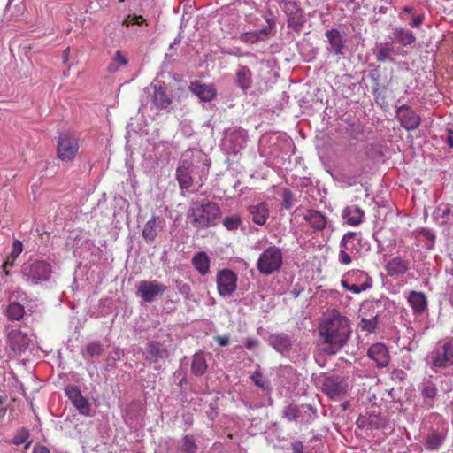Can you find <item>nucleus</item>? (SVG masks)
<instances>
[{"label":"nucleus","mask_w":453,"mask_h":453,"mask_svg":"<svg viewBox=\"0 0 453 453\" xmlns=\"http://www.w3.org/2000/svg\"><path fill=\"white\" fill-rule=\"evenodd\" d=\"M356 423L360 428L380 429L386 427L387 419L380 414L366 413L360 415Z\"/></svg>","instance_id":"4468645a"},{"label":"nucleus","mask_w":453,"mask_h":453,"mask_svg":"<svg viewBox=\"0 0 453 453\" xmlns=\"http://www.w3.org/2000/svg\"><path fill=\"white\" fill-rule=\"evenodd\" d=\"M194 168V165L188 160L181 161L177 167L176 179L181 189H188L192 186Z\"/></svg>","instance_id":"f8f14e48"},{"label":"nucleus","mask_w":453,"mask_h":453,"mask_svg":"<svg viewBox=\"0 0 453 453\" xmlns=\"http://www.w3.org/2000/svg\"><path fill=\"white\" fill-rule=\"evenodd\" d=\"M52 266L42 259H28L21 266V275L25 281L35 285L50 280Z\"/></svg>","instance_id":"20e7f679"},{"label":"nucleus","mask_w":453,"mask_h":453,"mask_svg":"<svg viewBox=\"0 0 453 453\" xmlns=\"http://www.w3.org/2000/svg\"><path fill=\"white\" fill-rule=\"evenodd\" d=\"M218 293L222 297H230L237 288V275L229 269L219 271L216 278Z\"/></svg>","instance_id":"6e6552de"},{"label":"nucleus","mask_w":453,"mask_h":453,"mask_svg":"<svg viewBox=\"0 0 453 453\" xmlns=\"http://www.w3.org/2000/svg\"><path fill=\"white\" fill-rule=\"evenodd\" d=\"M122 24L129 27L131 25L142 26L146 24V19L142 15L137 14H128L126 18H124Z\"/></svg>","instance_id":"37998d69"},{"label":"nucleus","mask_w":453,"mask_h":453,"mask_svg":"<svg viewBox=\"0 0 453 453\" xmlns=\"http://www.w3.org/2000/svg\"><path fill=\"white\" fill-rule=\"evenodd\" d=\"M220 214V208L216 203L203 200L191 204L188 217L196 227L204 228L215 226Z\"/></svg>","instance_id":"f03ea898"},{"label":"nucleus","mask_w":453,"mask_h":453,"mask_svg":"<svg viewBox=\"0 0 453 453\" xmlns=\"http://www.w3.org/2000/svg\"><path fill=\"white\" fill-rule=\"evenodd\" d=\"M344 277H346L349 281L362 285L364 288H370L372 287V278L365 271L351 270L349 271Z\"/></svg>","instance_id":"c85d7f7f"},{"label":"nucleus","mask_w":453,"mask_h":453,"mask_svg":"<svg viewBox=\"0 0 453 453\" xmlns=\"http://www.w3.org/2000/svg\"><path fill=\"white\" fill-rule=\"evenodd\" d=\"M450 273L453 275V259H452V263L450 265Z\"/></svg>","instance_id":"774afa93"},{"label":"nucleus","mask_w":453,"mask_h":453,"mask_svg":"<svg viewBox=\"0 0 453 453\" xmlns=\"http://www.w3.org/2000/svg\"><path fill=\"white\" fill-rule=\"evenodd\" d=\"M447 142L450 148H453V136L451 134L449 135Z\"/></svg>","instance_id":"69168bd1"},{"label":"nucleus","mask_w":453,"mask_h":453,"mask_svg":"<svg viewBox=\"0 0 453 453\" xmlns=\"http://www.w3.org/2000/svg\"><path fill=\"white\" fill-rule=\"evenodd\" d=\"M189 88L190 90L203 102H211L217 96V90L213 84H204L200 81H195L191 83Z\"/></svg>","instance_id":"dca6fc26"},{"label":"nucleus","mask_w":453,"mask_h":453,"mask_svg":"<svg viewBox=\"0 0 453 453\" xmlns=\"http://www.w3.org/2000/svg\"><path fill=\"white\" fill-rule=\"evenodd\" d=\"M295 203L293 193L289 190L285 188L282 192V206L286 210H290Z\"/></svg>","instance_id":"8fccbe9b"},{"label":"nucleus","mask_w":453,"mask_h":453,"mask_svg":"<svg viewBox=\"0 0 453 453\" xmlns=\"http://www.w3.org/2000/svg\"><path fill=\"white\" fill-rule=\"evenodd\" d=\"M326 42L328 43L327 51L333 55H343L346 47V40L342 34L336 28H332L325 32Z\"/></svg>","instance_id":"9d476101"},{"label":"nucleus","mask_w":453,"mask_h":453,"mask_svg":"<svg viewBox=\"0 0 453 453\" xmlns=\"http://www.w3.org/2000/svg\"><path fill=\"white\" fill-rule=\"evenodd\" d=\"M437 394L438 389L434 383L429 380L423 384L421 395L425 398V402L426 403L429 408L433 407V402L434 399L436 397Z\"/></svg>","instance_id":"f704fd0d"},{"label":"nucleus","mask_w":453,"mask_h":453,"mask_svg":"<svg viewBox=\"0 0 453 453\" xmlns=\"http://www.w3.org/2000/svg\"><path fill=\"white\" fill-rule=\"evenodd\" d=\"M235 83L244 93L252 88V72L244 65H239L235 72Z\"/></svg>","instance_id":"6ab92c4d"},{"label":"nucleus","mask_w":453,"mask_h":453,"mask_svg":"<svg viewBox=\"0 0 453 453\" xmlns=\"http://www.w3.org/2000/svg\"><path fill=\"white\" fill-rule=\"evenodd\" d=\"M394 34L396 41L403 46L411 45L416 41L413 33L408 29L395 28Z\"/></svg>","instance_id":"e433bc0d"},{"label":"nucleus","mask_w":453,"mask_h":453,"mask_svg":"<svg viewBox=\"0 0 453 453\" xmlns=\"http://www.w3.org/2000/svg\"><path fill=\"white\" fill-rule=\"evenodd\" d=\"M127 63L128 60L124 55L119 51L115 52V65H118L119 66H122L127 65Z\"/></svg>","instance_id":"6e6d98bb"},{"label":"nucleus","mask_w":453,"mask_h":453,"mask_svg":"<svg viewBox=\"0 0 453 453\" xmlns=\"http://www.w3.org/2000/svg\"><path fill=\"white\" fill-rule=\"evenodd\" d=\"M368 356L374 360L380 367L387 366L389 361L388 349L382 343L372 344L368 349Z\"/></svg>","instance_id":"412c9836"},{"label":"nucleus","mask_w":453,"mask_h":453,"mask_svg":"<svg viewBox=\"0 0 453 453\" xmlns=\"http://www.w3.org/2000/svg\"><path fill=\"white\" fill-rule=\"evenodd\" d=\"M180 291L181 293H188V292L189 291V287H188V285H187V284L182 285V286L180 288Z\"/></svg>","instance_id":"0e129e2a"},{"label":"nucleus","mask_w":453,"mask_h":453,"mask_svg":"<svg viewBox=\"0 0 453 453\" xmlns=\"http://www.w3.org/2000/svg\"><path fill=\"white\" fill-rule=\"evenodd\" d=\"M24 314V307L17 302H12L6 309V316L11 321L20 320Z\"/></svg>","instance_id":"c9c22d12"},{"label":"nucleus","mask_w":453,"mask_h":453,"mask_svg":"<svg viewBox=\"0 0 453 453\" xmlns=\"http://www.w3.org/2000/svg\"><path fill=\"white\" fill-rule=\"evenodd\" d=\"M267 23L269 24L268 27L241 34L240 40L245 43H256L263 40L265 37L267 36L272 27L270 19H267Z\"/></svg>","instance_id":"cd10ccee"},{"label":"nucleus","mask_w":453,"mask_h":453,"mask_svg":"<svg viewBox=\"0 0 453 453\" xmlns=\"http://www.w3.org/2000/svg\"><path fill=\"white\" fill-rule=\"evenodd\" d=\"M322 391L331 399H338L345 393V388L341 381L327 378L322 385Z\"/></svg>","instance_id":"5701e85b"},{"label":"nucleus","mask_w":453,"mask_h":453,"mask_svg":"<svg viewBox=\"0 0 453 453\" xmlns=\"http://www.w3.org/2000/svg\"><path fill=\"white\" fill-rule=\"evenodd\" d=\"M408 303L413 309V311L415 313L420 314L426 309L427 301L426 297L424 293L422 292H417V291H411L409 297H408Z\"/></svg>","instance_id":"a878e982"},{"label":"nucleus","mask_w":453,"mask_h":453,"mask_svg":"<svg viewBox=\"0 0 453 453\" xmlns=\"http://www.w3.org/2000/svg\"><path fill=\"white\" fill-rule=\"evenodd\" d=\"M258 345V341L254 338H248L245 342V347L248 349H252Z\"/></svg>","instance_id":"13d9d810"},{"label":"nucleus","mask_w":453,"mask_h":453,"mask_svg":"<svg viewBox=\"0 0 453 453\" xmlns=\"http://www.w3.org/2000/svg\"><path fill=\"white\" fill-rule=\"evenodd\" d=\"M65 395L73 406L78 410L79 413L88 416L90 413V404L85 398L77 386L68 385L65 389Z\"/></svg>","instance_id":"1a4fd4ad"},{"label":"nucleus","mask_w":453,"mask_h":453,"mask_svg":"<svg viewBox=\"0 0 453 453\" xmlns=\"http://www.w3.org/2000/svg\"><path fill=\"white\" fill-rule=\"evenodd\" d=\"M152 104L157 109L169 110L172 100L166 94L165 88L160 87L155 90Z\"/></svg>","instance_id":"7c9ffc66"},{"label":"nucleus","mask_w":453,"mask_h":453,"mask_svg":"<svg viewBox=\"0 0 453 453\" xmlns=\"http://www.w3.org/2000/svg\"><path fill=\"white\" fill-rule=\"evenodd\" d=\"M28 437H29L28 430L22 427L17 431L16 434L14 435V437L12 440V443H13L14 445H17V446L21 445L27 441Z\"/></svg>","instance_id":"a18cd8bd"},{"label":"nucleus","mask_w":453,"mask_h":453,"mask_svg":"<svg viewBox=\"0 0 453 453\" xmlns=\"http://www.w3.org/2000/svg\"><path fill=\"white\" fill-rule=\"evenodd\" d=\"M32 453H50V449L45 446L35 445Z\"/></svg>","instance_id":"680f3d73"},{"label":"nucleus","mask_w":453,"mask_h":453,"mask_svg":"<svg viewBox=\"0 0 453 453\" xmlns=\"http://www.w3.org/2000/svg\"><path fill=\"white\" fill-rule=\"evenodd\" d=\"M378 326V315H372L371 318L361 317L358 327L361 331L367 334L375 332Z\"/></svg>","instance_id":"4c0bfd02"},{"label":"nucleus","mask_w":453,"mask_h":453,"mask_svg":"<svg viewBox=\"0 0 453 453\" xmlns=\"http://www.w3.org/2000/svg\"><path fill=\"white\" fill-rule=\"evenodd\" d=\"M78 139L68 133L60 134L57 144V157L63 162L74 159L79 150Z\"/></svg>","instance_id":"423d86ee"},{"label":"nucleus","mask_w":453,"mask_h":453,"mask_svg":"<svg viewBox=\"0 0 453 453\" xmlns=\"http://www.w3.org/2000/svg\"><path fill=\"white\" fill-rule=\"evenodd\" d=\"M410 268V260L401 256L394 257L385 265L388 275L393 279L403 277Z\"/></svg>","instance_id":"9b49d317"},{"label":"nucleus","mask_w":453,"mask_h":453,"mask_svg":"<svg viewBox=\"0 0 453 453\" xmlns=\"http://www.w3.org/2000/svg\"><path fill=\"white\" fill-rule=\"evenodd\" d=\"M282 265V252L280 248L271 246L265 249L257 261V268L260 273L270 275L278 271Z\"/></svg>","instance_id":"39448f33"},{"label":"nucleus","mask_w":453,"mask_h":453,"mask_svg":"<svg viewBox=\"0 0 453 453\" xmlns=\"http://www.w3.org/2000/svg\"><path fill=\"white\" fill-rule=\"evenodd\" d=\"M360 239L357 237V234L355 232L346 233L341 242L340 248L349 250L350 253H357L359 251Z\"/></svg>","instance_id":"393cba45"},{"label":"nucleus","mask_w":453,"mask_h":453,"mask_svg":"<svg viewBox=\"0 0 453 453\" xmlns=\"http://www.w3.org/2000/svg\"><path fill=\"white\" fill-rule=\"evenodd\" d=\"M425 360L434 372L451 367L453 365V337L437 342Z\"/></svg>","instance_id":"7ed1b4c3"},{"label":"nucleus","mask_w":453,"mask_h":453,"mask_svg":"<svg viewBox=\"0 0 453 453\" xmlns=\"http://www.w3.org/2000/svg\"><path fill=\"white\" fill-rule=\"evenodd\" d=\"M23 251V244L20 241L15 240L12 243V251L9 256L18 258Z\"/></svg>","instance_id":"864d4df0"},{"label":"nucleus","mask_w":453,"mask_h":453,"mask_svg":"<svg viewBox=\"0 0 453 453\" xmlns=\"http://www.w3.org/2000/svg\"><path fill=\"white\" fill-rule=\"evenodd\" d=\"M180 449L181 453H196L197 447L193 437L186 435L181 441Z\"/></svg>","instance_id":"ea45409f"},{"label":"nucleus","mask_w":453,"mask_h":453,"mask_svg":"<svg viewBox=\"0 0 453 453\" xmlns=\"http://www.w3.org/2000/svg\"><path fill=\"white\" fill-rule=\"evenodd\" d=\"M250 380L254 382L256 386L265 389L269 387V381L263 378L262 373L257 370L250 375Z\"/></svg>","instance_id":"de8ad7c7"},{"label":"nucleus","mask_w":453,"mask_h":453,"mask_svg":"<svg viewBox=\"0 0 453 453\" xmlns=\"http://www.w3.org/2000/svg\"><path fill=\"white\" fill-rule=\"evenodd\" d=\"M342 217L350 226H357L362 222L364 211L357 205H350L344 209Z\"/></svg>","instance_id":"bb28decb"},{"label":"nucleus","mask_w":453,"mask_h":453,"mask_svg":"<svg viewBox=\"0 0 453 453\" xmlns=\"http://www.w3.org/2000/svg\"><path fill=\"white\" fill-rule=\"evenodd\" d=\"M216 342L222 347L228 345L229 338L226 335L224 336H217L215 338Z\"/></svg>","instance_id":"052dcab7"},{"label":"nucleus","mask_w":453,"mask_h":453,"mask_svg":"<svg viewBox=\"0 0 453 453\" xmlns=\"http://www.w3.org/2000/svg\"><path fill=\"white\" fill-rule=\"evenodd\" d=\"M304 219L316 230H322L326 226V217L318 211H308L304 215Z\"/></svg>","instance_id":"c756f323"},{"label":"nucleus","mask_w":453,"mask_h":453,"mask_svg":"<svg viewBox=\"0 0 453 453\" xmlns=\"http://www.w3.org/2000/svg\"><path fill=\"white\" fill-rule=\"evenodd\" d=\"M398 118L401 125L408 131L415 130L420 125V117L408 106L399 108Z\"/></svg>","instance_id":"ddd939ff"},{"label":"nucleus","mask_w":453,"mask_h":453,"mask_svg":"<svg viewBox=\"0 0 453 453\" xmlns=\"http://www.w3.org/2000/svg\"><path fill=\"white\" fill-rule=\"evenodd\" d=\"M165 220L161 217H153L145 224L142 229V237L147 242H153L157 234L163 230Z\"/></svg>","instance_id":"2eb2a0df"},{"label":"nucleus","mask_w":453,"mask_h":453,"mask_svg":"<svg viewBox=\"0 0 453 453\" xmlns=\"http://www.w3.org/2000/svg\"><path fill=\"white\" fill-rule=\"evenodd\" d=\"M6 412V408L1 407L0 408V413L4 416Z\"/></svg>","instance_id":"338daca9"},{"label":"nucleus","mask_w":453,"mask_h":453,"mask_svg":"<svg viewBox=\"0 0 453 453\" xmlns=\"http://www.w3.org/2000/svg\"><path fill=\"white\" fill-rule=\"evenodd\" d=\"M445 438L446 433L432 429L425 437V447L428 450H436L442 445Z\"/></svg>","instance_id":"b1692460"},{"label":"nucleus","mask_w":453,"mask_h":453,"mask_svg":"<svg viewBox=\"0 0 453 453\" xmlns=\"http://www.w3.org/2000/svg\"><path fill=\"white\" fill-rule=\"evenodd\" d=\"M70 48H66L63 52V62L66 64L69 59Z\"/></svg>","instance_id":"e2e57ef3"},{"label":"nucleus","mask_w":453,"mask_h":453,"mask_svg":"<svg viewBox=\"0 0 453 453\" xmlns=\"http://www.w3.org/2000/svg\"><path fill=\"white\" fill-rule=\"evenodd\" d=\"M285 13L288 16V27L295 30L300 29L303 23L302 11L293 2H288L284 7Z\"/></svg>","instance_id":"f3484780"},{"label":"nucleus","mask_w":453,"mask_h":453,"mask_svg":"<svg viewBox=\"0 0 453 453\" xmlns=\"http://www.w3.org/2000/svg\"><path fill=\"white\" fill-rule=\"evenodd\" d=\"M166 289L167 287L157 280H142L137 283L136 295L145 303H152Z\"/></svg>","instance_id":"0eeeda50"},{"label":"nucleus","mask_w":453,"mask_h":453,"mask_svg":"<svg viewBox=\"0 0 453 453\" xmlns=\"http://www.w3.org/2000/svg\"><path fill=\"white\" fill-rule=\"evenodd\" d=\"M17 258L12 256H7L2 265V269L5 276L11 275V269L15 265Z\"/></svg>","instance_id":"3c124183"},{"label":"nucleus","mask_w":453,"mask_h":453,"mask_svg":"<svg viewBox=\"0 0 453 453\" xmlns=\"http://www.w3.org/2000/svg\"><path fill=\"white\" fill-rule=\"evenodd\" d=\"M299 414V407L296 404H290L284 410V417L289 421L296 419Z\"/></svg>","instance_id":"09e8293b"},{"label":"nucleus","mask_w":453,"mask_h":453,"mask_svg":"<svg viewBox=\"0 0 453 453\" xmlns=\"http://www.w3.org/2000/svg\"><path fill=\"white\" fill-rule=\"evenodd\" d=\"M353 253H350L349 250H343L340 248L339 250V263L342 265H349L352 261L351 256Z\"/></svg>","instance_id":"603ef678"},{"label":"nucleus","mask_w":453,"mask_h":453,"mask_svg":"<svg viewBox=\"0 0 453 453\" xmlns=\"http://www.w3.org/2000/svg\"><path fill=\"white\" fill-rule=\"evenodd\" d=\"M166 349L158 342H150L147 347V358L150 362H157L166 357Z\"/></svg>","instance_id":"2f4dec72"},{"label":"nucleus","mask_w":453,"mask_h":453,"mask_svg":"<svg viewBox=\"0 0 453 453\" xmlns=\"http://www.w3.org/2000/svg\"><path fill=\"white\" fill-rule=\"evenodd\" d=\"M414 13V8L411 6H405L403 7V11L399 13V18L402 20H406V15L407 14H413Z\"/></svg>","instance_id":"4d7b16f0"},{"label":"nucleus","mask_w":453,"mask_h":453,"mask_svg":"<svg viewBox=\"0 0 453 453\" xmlns=\"http://www.w3.org/2000/svg\"><path fill=\"white\" fill-rule=\"evenodd\" d=\"M320 349L328 355L338 353L351 335L349 319L337 311H333L320 322L319 327Z\"/></svg>","instance_id":"f257e3e1"},{"label":"nucleus","mask_w":453,"mask_h":453,"mask_svg":"<svg viewBox=\"0 0 453 453\" xmlns=\"http://www.w3.org/2000/svg\"><path fill=\"white\" fill-rule=\"evenodd\" d=\"M7 339L12 349L19 352L24 351L30 342L28 335L19 330H12Z\"/></svg>","instance_id":"aec40b11"},{"label":"nucleus","mask_w":453,"mask_h":453,"mask_svg":"<svg viewBox=\"0 0 453 453\" xmlns=\"http://www.w3.org/2000/svg\"><path fill=\"white\" fill-rule=\"evenodd\" d=\"M248 211L251 215L252 221L258 226H263L269 217V209L265 203L250 205Z\"/></svg>","instance_id":"4be33fe9"},{"label":"nucleus","mask_w":453,"mask_h":453,"mask_svg":"<svg viewBox=\"0 0 453 453\" xmlns=\"http://www.w3.org/2000/svg\"><path fill=\"white\" fill-rule=\"evenodd\" d=\"M103 353V347L97 342H89L86 346V354L89 357H97Z\"/></svg>","instance_id":"49530a36"},{"label":"nucleus","mask_w":453,"mask_h":453,"mask_svg":"<svg viewBox=\"0 0 453 453\" xmlns=\"http://www.w3.org/2000/svg\"><path fill=\"white\" fill-rule=\"evenodd\" d=\"M207 370V363L203 353H196L191 364V372L196 376H202Z\"/></svg>","instance_id":"72a5a7b5"},{"label":"nucleus","mask_w":453,"mask_h":453,"mask_svg":"<svg viewBox=\"0 0 453 453\" xmlns=\"http://www.w3.org/2000/svg\"><path fill=\"white\" fill-rule=\"evenodd\" d=\"M342 285L346 290H349L354 294H359L368 289L366 288L362 287V285L357 284L353 281H349L346 277H343V279L342 280Z\"/></svg>","instance_id":"c03bdc74"},{"label":"nucleus","mask_w":453,"mask_h":453,"mask_svg":"<svg viewBox=\"0 0 453 453\" xmlns=\"http://www.w3.org/2000/svg\"><path fill=\"white\" fill-rule=\"evenodd\" d=\"M394 52L393 47L389 45L380 44L374 50V55L376 57L377 61L385 62L387 60H393L391 55Z\"/></svg>","instance_id":"58836bf2"},{"label":"nucleus","mask_w":453,"mask_h":453,"mask_svg":"<svg viewBox=\"0 0 453 453\" xmlns=\"http://www.w3.org/2000/svg\"><path fill=\"white\" fill-rule=\"evenodd\" d=\"M425 20V14H418L417 16H415L411 21V23L410 24V26L412 27V28H418L419 27L423 22Z\"/></svg>","instance_id":"5fc2aeb1"},{"label":"nucleus","mask_w":453,"mask_h":453,"mask_svg":"<svg viewBox=\"0 0 453 453\" xmlns=\"http://www.w3.org/2000/svg\"><path fill=\"white\" fill-rule=\"evenodd\" d=\"M450 208L448 205H444L437 208L434 211V217L437 221H440V224L443 225L447 223V218L450 214Z\"/></svg>","instance_id":"79ce46f5"},{"label":"nucleus","mask_w":453,"mask_h":453,"mask_svg":"<svg viewBox=\"0 0 453 453\" xmlns=\"http://www.w3.org/2000/svg\"><path fill=\"white\" fill-rule=\"evenodd\" d=\"M192 264L200 274L205 275L209 273L210 258L205 252L196 254L192 258Z\"/></svg>","instance_id":"473e14b6"},{"label":"nucleus","mask_w":453,"mask_h":453,"mask_svg":"<svg viewBox=\"0 0 453 453\" xmlns=\"http://www.w3.org/2000/svg\"><path fill=\"white\" fill-rule=\"evenodd\" d=\"M303 443L301 441H295L292 443V453H303Z\"/></svg>","instance_id":"bf43d9fd"},{"label":"nucleus","mask_w":453,"mask_h":453,"mask_svg":"<svg viewBox=\"0 0 453 453\" xmlns=\"http://www.w3.org/2000/svg\"><path fill=\"white\" fill-rule=\"evenodd\" d=\"M241 224L242 219L237 214L227 216L223 219L224 226L229 231L237 230Z\"/></svg>","instance_id":"a19ab883"},{"label":"nucleus","mask_w":453,"mask_h":453,"mask_svg":"<svg viewBox=\"0 0 453 453\" xmlns=\"http://www.w3.org/2000/svg\"><path fill=\"white\" fill-rule=\"evenodd\" d=\"M269 344L278 352L285 353L291 349L293 341L291 337L285 333L273 334L268 338Z\"/></svg>","instance_id":"a211bd4d"}]
</instances>
